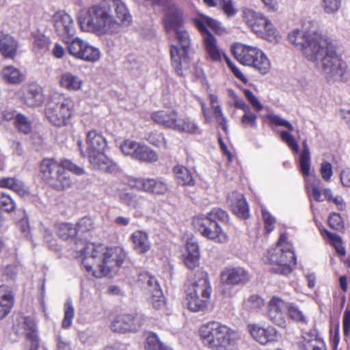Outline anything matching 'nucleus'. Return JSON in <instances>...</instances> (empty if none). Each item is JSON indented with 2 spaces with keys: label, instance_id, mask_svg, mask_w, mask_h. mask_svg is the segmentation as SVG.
Here are the masks:
<instances>
[{
  "label": "nucleus",
  "instance_id": "f257e3e1",
  "mask_svg": "<svg viewBox=\"0 0 350 350\" xmlns=\"http://www.w3.org/2000/svg\"><path fill=\"white\" fill-rule=\"evenodd\" d=\"M289 42L302 51L309 62L329 82L345 79L347 66L336 54L334 46L328 38L322 34L316 25L304 27L303 29H294L288 35Z\"/></svg>",
  "mask_w": 350,
  "mask_h": 350
},
{
  "label": "nucleus",
  "instance_id": "f03ea898",
  "mask_svg": "<svg viewBox=\"0 0 350 350\" xmlns=\"http://www.w3.org/2000/svg\"><path fill=\"white\" fill-rule=\"evenodd\" d=\"M131 22L132 16L122 0H103L89 7L79 18L82 31L98 36L118 33Z\"/></svg>",
  "mask_w": 350,
  "mask_h": 350
},
{
  "label": "nucleus",
  "instance_id": "7ed1b4c3",
  "mask_svg": "<svg viewBox=\"0 0 350 350\" xmlns=\"http://www.w3.org/2000/svg\"><path fill=\"white\" fill-rule=\"evenodd\" d=\"M74 250L76 257L81 258L85 270L96 278L109 274L115 267L120 266L126 258V253L121 248L108 247L82 240L76 241Z\"/></svg>",
  "mask_w": 350,
  "mask_h": 350
},
{
  "label": "nucleus",
  "instance_id": "20e7f679",
  "mask_svg": "<svg viewBox=\"0 0 350 350\" xmlns=\"http://www.w3.org/2000/svg\"><path fill=\"white\" fill-rule=\"evenodd\" d=\"M163 24L167 31L175 30L176 38L179 45L171 48L172 65L176 73L182 76L188 68V51L191 45L189 33L180 26L182 23V11L173 3L166 4L164 8Z\"/></svg>",
  "mask_w": 350,
  "mask_h": 350
},
{
  "label": "nucleus",
  "instance_id": "39448f33",
  "mask_svg": "<svg viewBox=\"0 0 350 350\" xmlns=\"http://www.w3.org/2000/svg\"><path fill=\"white\" fill-rule=\"evenodd\" d=\"M66 170L77 175L85 173L83 167L76 165L69 160L59 163L54 159H45L40 164V171L44 180L57 191L68 189L72 185V180Z\"/></svg>",
  "mask_w": 350,
  "mask_h": 350
},
{
  "label": "nucleus",
  "instance_id": "423d86ee",
  "mask_svg": "<svg viewBox=\"0 0 350 350\" xmlns=\"http://www.w3.org/2000/svg\"><path fill=\"white\" fill-rule=\"evenodd\" d=\"M85 143L86 148L85 150L82 147L81 140H78L77 146L81 155L88 157L92 168L106 172H111L116 170V164L105 154L107 141L100 133L94 130L88 131L86 135Z\"/></svg>",
  "mask_w": 350,
  "mask_h": 350
},
{
  "label": "nucleus",
  "instance_id": "0eeeda50",
  "mask_svg": "<svg viewBox=\"0 0 350 350\" xmlns=\"http://www.w3.org/2000/svg\"><path fill=\"white\" fill-rule=\"evenodd\" d=\"M199 334L203 344L213 350H227L239 338L236 331L215 321L201 325Z\"/></svg>",
  "mask_w": 350,
  "mask_h": 350
},
{
  "label": "nucleus",
  "instance_id": "6e6552de",
  "mask_svg": "<svg viewBox=\"0 0 350 350\" xmlns=\"http://www.w3.org/2000/svg\"><path fill=\"white\" fill-rule=\"evenodd\" d=\"M75 109L73 98L65 93L53 92L45 107V116L53 126L63 127L68 125Z\"/></svg>",
  "mask_w": 350,
  "mask_h": 350
},
{
  "label": "nucleus",
  "instance_id": "1a4fd4ad",
  "mask_svg": "<svg viewBox=\"0 0 350 350\" xmlns=\"http://www.w3.org/2000/svg\"><path fill=\"white\" fill-rule=\"evenodd\" d=\"M228 219V215L226 211L215 208L206 215L196 216L193 219V224L203 237L216 243H224L228 241V236L216 221H227Z\"/></svg>",
  "mask_w": 350,
  "mask_h": 350
},
{
  "label": "nucleus",
  "instance_id": "9d476101",
  "mask_svg": "<svg viewBox=\"0 0 350 350\" xmlns=\"http://www.w3.org/2000/svg\"><path fill=\"white\" fill-rule=\"evenodd\" d=\"M211 293L212 288L207 273L202 271H198L186 289V300L189 310L192 312L203 311L208 306Z\"/></svg>",
  "mask_w": 350,
  "mask_h": 350
},
{
  "label": "nucleus",
  "instance_id": "9b49d317",
  "mask_svg": "<svg viewBox=\"0 0 350 350\" xmlns=\"http://www.w3.org/2000/svg\"><path fill=\"white\" fill-rule=\"evenodd\" d=\"M234 57L244 66L252 67L265 75L271 69V62L267 56L256 46L236 43L232 46Z\"/></svg>",
  "mask_w": 350,
  "mask_h": 350
},
{
  "label": "nucleus",
  "instance_id": "f8f14e48",
  "mask_svg": "<svg viewBox=\"0 0 350 350\" xmlns=\"http://www.w3.org/2000/svg\"><path fill=\"white\" fill-rule=\"evenodd\" d=\"M242 18L247 27L258 36L269 42H278L280 36L271 21L261 14L250 8L242 10Z\"/></svg>",
  "mask_w": 350,
  "mask_h": 350
},
{
  "label": "nucleus",
  "instance_id": "ddd939ff",
  "mask_svg": "<svg viewBox=\"0 0 350 350\" xmlns=\"http://www.w3.org/2000/svg\"><path fill=\"white\" fill-rule=\"evenodd\" d=\"M271 270L275 273L287 275L292 271V267L296 264V258L291 248L284 249L275 247L269 252Z\"/></svg>",
  "mask_w": 350,
  "mask_h": 350
},
{
  "label": "nucleus",
  "instance_id": "4468645a",
  "mask_svg": "<svg viewBox=\"0 0 350 350\" xmlns=\"http://www.w3.org/2000/svg\"><path fill=\"white\" fill-rule=\"evenodd\" d=\"M130 185L138 190L156 196L164 195L169 189L167 182L161 178L136 179L131 181Z\"/></svg>",
  "mask_w": 350,
  "mask_h": 350
},
{
  "label": "nucleus",
  "instance_id": "2eb2a0df",
  "mask_svg": "<svg viewBox=\"0 0 350 350\" xmlns=\"http://www.w3.org/2000/svg\"><path fill=\"white\" fill-rule=\"evenodd\" d=\"M53 20L55 29L62 40L75 36L74 21L69 14L62 11L57 12L54 14Z\"/></svg>",
  "mask_w": 350,
  "mask_h": 350
},
{
  "label": "nucleus",
  "instance_id": "dca6fc26",
  "mask_svg": "<svg viewBox=\"0 0 350 350\" xmlns=\"http://www.w3.org/2000/svg\"><path fill=\"white\" fill-rule=\"evenodd\" d=\"M288 304L278 297H273L268 304V317L275 325L280 327L286 326L285 312Z\"/></svg>",
  "mask_w": 350,
  "mask_h": 350
},
{
  "label": "nucleus",
  "instance_id": "f3484780",
  "mask_svg": "<svg viewBox=\"0 0 350 350\" xmlns=\"http://www.w3.org/2000/svg\"><path fill=\"white\" fill-rule=\"evenodd\" d=\"M140 317L131 314H120L111 322V329L116 332H135L141 326Z\"/></svg>",
  "mask_w": 350,
  "mask_h": 350
},
{
  "label": "nucleus",
  "instance_id": "a211bd4d",
  "mask_svg": "<svg viewBox=\"0 0 350 350\" xmlns=\"http://www.w3.org/2000/svg\"><path fill=\"white\" fill-rule=\"evenodd\" d=\"M247 330L252 337L262 345L274 342L278 340V332L272 326L261 327L258 324H250Z\"/></svg>",
  "mask_w": 350,
  "mask_h": 350
},
{
  "label": "nucleus",
  "instance_id": "6ab92c4d",
  "mask_svg": "<svg viewBox=\"0 0 350 350\" xmlns=\"http://www.w3.org/2000/svg\"><path fill=\"white\" fill-rule=\"evenodd\" d=\"M249 280L250 275L248 272L240 267L226 268L221 273V280L225 284H244Z\"/></svg>",
  "mask_w": 350,
  "mask_h": 350
},
{
  "label": "nucleus",
  "instance_id": "aec40b11",
  "mask_svg": "<svg viewBox=\"0 0 350 350\" xmlns=\"http://www.w3.org/2000/svg\"><path fill=\"white\" fill-rule=\"evenodd\" d=\"M169 129L185 133H196L199 128L189 117L182 116L176 110Z\"/></svg>",
  "mask_w": 350,
  "mask_h": 350
},
{
  "label": "nucleus",
  "instance_id": "412c9836",
  "mask_svg": "<svg viewBox=\"0 0 350 350\" xmlns=\"http://www.w3.org/2000/svg\"><path fill=\"white\" fill-rule=\"evenodd\" d=\"M228 199L235 215L243 219H247L249 217V206L241 193L232 191L228 195Z\"/></svg>",
  "mask_w": 350,
  "mask_h": 350
},
{
  "label": "nucleus",
  "instance_id": "4be33fe9",
  "mask_svg": "<svg viewBox=\"0 0 350 350\" xmlns=\"http://www.w3.org/2000/svg\"><path fill=\"white\" fill-rule=\"evenodd\" d=\"M44 99L41 88L36 85H29L23 96L21 97L22 103L28 107H40L43 103Z\"/></svg>",
  "mask_w": 350,
  "mask_h": 350
},
{
  "label": "nucleus",
  "instance_id": "5701e85b",
  "mask_svg": "<svg viewBox=\"0 0 350 350\" xmlns=\"http://www.w3.org/2000/svg\"><path fill=\"white\" fill-rule=\"evenodd\" d=\"M148 291L151 295V303L156 310H160L165 307V298L157 280L149 275H146Z\"/></svg>",
  "mask_w": 350,
  "mask_h": 350
},
{
  "label": "nucleus",
  "instance_id": "b1692460",
  "mask_svg": "<svg viewBox=\"0 0 350 350\" xmlns=\"http://www.w3.org/2000/svg\"><path fill=\"white\" fill-rule=\"evenodd\" d=\"M133 249L137 254H143L148 252L151 247V243L147 232L137 230L131 235Z\"/></svg>",
  "mask_w": 350,
  "mask_h": 350
},
{
  "label": "nucleus",
  "instance_id": "393cba45",
  "mask_svg": "<svg viewBox=\"0 0 350 350\" xmlns=\"http://www.w3.org/2000/svg\"><path fill=\"white\" fill-rule=\"evenodd\" d=\"M83 81L77 75L70 72H63L59 79V85L70 92H77L82 89Z\"/></svg>",
  "mask_w": 350,
  "mask_h": 350
},
{
  "label": "nucleus",
  "instance_id": "a878e982",
  "mask_svg": "<svg viewBox=\"0 0 350 350\" xmlns=\"http://www.w3.org/2000/svg\"><path fill=\"white\" fill-rule=\"evenodd\" d=\"M18 44L11 36L0 31V52L5 57L13 59L17 51Z\"/></svg>",
  "mask_w": 350,
  "mask_h": 350
},
{
  "label": "nucleus",
  "instance_id": "bb28decb",
  "mask_svg": "<svg viewBox=\"0 0 350 350\" xmlns=\"http://www.w3.org/2000/svg\"><path fill=\"white\" fill-rule=\"evenodd\" d=\"M203 40L206 51L213 61L219 62L222 56L226 57L219 48L217 39L211 33H205L203 36Z\"/></svg>",
  "mask_w": 350,
  "mask_h": 350
},
{
  "label": "nucleus",
  "instance_id": "cd10ccee",
  "mask_svg": "<svg viewBox=\"0 0 350 350\" xmlns=\"http://www.w3.org/2000/svg\"><path fill=\"white\" fill-rule=\"evenodd\" d=\"M193 23L203 36L209 33L208 28H211L217 33H221L224 31V28L221 27L219 22L205 15H198L193 18Z\"/></svg>",
  "mask_w": 350,
  "mask_h": 350
},
{
  "label": "nucleus",
  "instance_id": "c85d7f7f",
  "mask_svg": "<svg viewBox=\"0 0 350 350\" xmlns=\"http://www.w3.org/2000/svg\"><path fill=\"white\" fill-rule=\"evenodd\" d=\"M63 42L66 45L69 54L76 59H80L88 44V42L74 36L63 38Z\"/></svg>",
  "mask_w": 350,
  "mask_h": 350
},
{
  "label": "nucleus",
  "instance_id": "c756f323",
  "mask_svg": "<svg viewBox=\"0 0 350 350\" xmlns=\"http://www.w3.org/2000/svg\"><path fill=\"white\" fill-rule=\"evenodd\" d=\"M13 303L14 296L10 288L6 286H0V319L8 314Z\"/></svg>",
  "mask_w": 350,
  "mask_h": 350
},
{
  "label": "nucleus",
  "instance_id": "7c9ffc66",
  "mask_svg": "<svg viewBox=\"0 0 350 350\" xmlns=\"http://www.w3.org/2000/svg\"><path fill=\"white\" fill-rule=\"evenodd\" d=\"M173 173L177 183L182 186H194L196 182L191 171L183 165H176L173 167Z\"/></svg>",
  "mask_w": 350,
  "mask_h": 350
},
{
  "label": "nucleus",
  "instance_id": "2f4dec72",
  "mask_svg": "<svg viewBox=\"0 0 350 350\" xmlns=\"http://www.w3.org/2000/svg\"><path fill=\"white\" fill-rule=\"evenodd\" d=\"M0 187L12 189L23 197L29 194L28 187L22 181L15 178H0Z\"/></svg>",
  "mask_w": 350,
  "mask_h": 350
},
{
  "label": "nucleus",
  "instance_id": "473e14b6",
  "mask_svg": "<svg viewBox=\"0 0 350 350\" xmlns=\"http://www.w3.org/2000/svg\"><path fill=\"white\" fill-rule=\"evenodd\" d=\"M1 75L4 81L12 85L20 84L25 80V75L13 66H4L1 70Z\"/></svg>",
  "mask_w": 350,
  "mask_h": 350
},
{
  "label": "nucleus",
  "instance_id": "72a5a7b5",
  "mask_svg": "<svg viewBox=\"0 0 350 350\" xmlns=\"http://www.w3.org/2000/svg\"><path fill=\"white\" fill-rule=\"evenodd\" d=\"M176 110L170 108L160 109L151 113V120L157 125L169 129Z\"/></svg>",
  "mask_w": 350,
  "mask_h": 350
},
{
  "label": "nucleus",
  "instance_id": "f704fd0d",
  "mask_svg": "<svg viewBox=\"0 0 350 350\" xmlns=\"http://www.w3.org/2000/svg\"><path fill=\"white\" fill-rule=\"evenodd\" d=\"M302 147L303 150L299 154V167L301 174L306 178L310 175L311 167L310 152L306 139L303 141Z\"/></svg>",
  "mask_w": 350,
  "mask_h": 350
},
{
  "label": "nucleus",
  "instance_id": "c9c22d12",
  "mask_svg": "<svg viewBox=\"0 0 350 350\" xmlns=\"http://www.w3.org/2000/svg\"><path fill=\"white\" fill-rule=\"evenodd\" d=\"M136 160L146 163H154L159 159L157 152L146 144H141Z\"/></svg>",
  "mask_w": 350,
  "mask_h": 350
},
{
  "label": "nucleus",
  "instance_id": "e433bc0d",
  "mask_svg": "<svg viewBox=\"0 0 350 350\" xmlns=\"http://www.w3.org/2000/svg\"><path fill=\"white\" fill-rule=\"evenodd\" d=\"M301 348L303 350H325V345L324 342L317 336L306 334L303 336Z\"/></svg>",
  "mask_w": 350,
  "mask_h": 350
},
{
  "label": "nucleus",
  "instance_id": "4c0bfd02",
  "mask_svg": "<svg viewBox=\"0 0 350 350\" xmlns=\"http://www.w3.org/2000/svg\"><path fill=\"white\" fill-rule=\"evenodd\" d=\"M142 143L129 139L124 140L120 145L122 154L135 159Z\"/></svg>",
  "mask_w": 350,
  "mask_h": 350
},
{
  "label": "nucleus",
  "instance_id": "58836bf2",
  "mask_svg": "<svg viewBox=\"0 0 350 350\" xmlns=\"http://www.w3.org/2000/svg\"><path fill=\"white\" fill-rule=\"evenodd\" d=\"M265 305L264 299L258 295H252L243 303V308L248 312H256Z\"/></svg>",
  "mask_w": 350,
  "mask_h": 350
},
{
  "label": "nucleus",
  "instance_id": "ea45409f",
  "mask_svg": "<svg viewBox=\"0 0 350 350\" xmlns=\"http://www.w3.org/2000/svg\"><path fill=\"white\" fill-rule=\"evenodd\" d=\"M210 101L216 120L222 126L224 131L227 129V120L224 116L217 97L214 94L210 95Z\"/></svg>",
  "mask_w": 350,
  "mask_h": 350
},
{
  "label": "nucleus",
  "instance_id": "a19ab883",
  "mask_svg": "<svg viewBox=\"0 0 350 350\" xmlns=\"http://www.w3.org/2000/svg\"><path fill=\"white\" fill-rule=\"evenodd\" d=\"M56 230L57 235L64 240L74 238L77 234V229L70 224H57Z\"/></svg>",
  "mask_w": 350,
  "mask_h": 350
},
{
  "label": "nucleus",
  "instance_id": "79ce46f5",
  "mask_svg": "<svg viewBox=\"0 0 350 350\" xmlns=\"http://www.w3.org/2000/svg\"><path fill=\"white\" fill-rule=\"evenodd\" d=\"M12 119H14V124L19 131L27 134L31 131V121L23 114L17 113L15 111L14 116Z\"/></svg>",
  "mask_w": 350,
  "mask_h": 350
},
{
  "label": "nucleus",
  "instance_id": "37998d69",
  "mask_svg": "<svg viewBox=\"0 0 350 350\" xmlns=\"http://www.w3.org/2000/svg\"><path fill=\"white\" fill-rule=\"evenodd\" d=\"M100 57V50L92 45H90L88 42L83 51V53L79 59H83L87 62H94L98 61Z\"/></svg>",
  "mask_w": 350,
  "mask_h": 350
},
{
  "label": "nucleus",
  "instance_id": "c03bdc74",
  "mask_svg": "<svg viewBox=\"0 0 350 350\" xmlns=\"http://www.w3.org/2000/svg\"><path fill=\"white\" fill-rule=\"evenodd\" d=\"M64 317L62 322V327L64 329L69 328L75 316V309L70 301H67L64 304Z\"/></svg>",
  "mask_w": 350,
  "mask_h": 350
},
{
  "label": "nucleus",
  "instance_id": "a18cd8bd",
  "mask_svg": "<svg viewBox=\"0 0 350 350\" xmlns=\"http://www.w3.org/2000/svg\"><path fill=\"white\" fill-rule=\"evenodd\" d=\"M325 233L327 236V238L329 241L330 243L334 247L336 252L341 255L345 256L346 254V251L345 247H343L342 239L340 236L331 233L329 231L325 230Z\"/></svg>",
  "mask_w": 350,
  "mask_h": 350
},
{
  "label": "nucleus",
  "instance_id": "49530a36",
  "mask_svg": "<svg viewBox=\"0 0 350 350\" xmlns=\"http://www.w3.org/2000/svg\"><path fill=\"white\" fill-rule=\"evenodd\" d=\"M167 347L164 346L159 340L158 336L154 333L148 334L146 339V350H163Z\"/></svg>",
  "mask_w": 350,
  "mask_h": 350
},
{
  "label": "nucleus",
  "instance_id": "de8ad7c7",
  "mask_svg": "<svg viewBox=\"0 0 350 350\" xmlns=\"http://www.w3.org/2000/svg\"><path fill=\"white\" fill-rule=\"evenodd\" d=\"M147 140L152 145L163 148H167V139L163 133L152 132L148 137Z\"/></svg>",
  "mask_w": 350,
  "mask_h": 350
},
{
  "label": "nucleus",
  "instance_id": "09e8293b",
  "mask_svg": "<svg viewBox=\"0 0 350 350\" xmlns=\"http://www.w3.org/2000/svg\"><path fill=\"white\" fill-rule=\"evenodd\" d=\"M342 0H321V7L327 14H336L341 6Z\"/></svg>",
  "mask_w": 350,
  "mask_h": 350
},
{
  "label": "nucleus",
  "instance_id": "8fccbe9b",
  "mask_svg": "<svg viewBox=\"0 0 350 350\" xmlns=\"http://www.w3.org/2000/svg\"><path fill=\"white\" fill-rule=\"evenodd\" d=\"M241 123L244 128H256L257 116L252 113L250 108L244 111V114L241 118Z\"/></svg>",
  "mask_w": 350,
  "mask_h": 350
},
{
  "label": "nucleus",
  "instance_id": "3c124183",
  "mask_svg": "<svg viewBox=\"0 0 350 350\" xmlns=\"http://www.w3.org/2000/svg\"><path fill=\"white\" fill-rule=\"evenodd\" d=\"M280 136L282 140L286 143L289 148H291L294 152L298 153L299 152L298 143L290 132L282 131L280 132Z\"/></svg>",
  "mask_w": 350,
  "mask_h": 350
},
{
  "label": "nucleus",
  "instance_id": "603ef678",
  "mask_svg": "<svg viewBox=\"0 0 350 350\" xmlns=\"http://www.w3.org/2000/svg\"><path fill=\"white\" fill-rule=\"evenodd\" d=\"M122 203L133 208L139 206V200L137 197L131 193L122 191L119 195Z\"/></svg>",
  "mask_w": 350,
  "mask_h": 350
},
{
  "label": "nucleus",
  "instance_id": "864d4df0",
  "mask_svg": "<svg viewBox=\"0 0 350 350\" xmlns=\"http://www.w3.org/2000/svg\"><path fill=\"white\" fill-rule=\"evenodd\" d=\"M16 226L23 237L27 239L31 238V228L29 218L25 213H23L22 217L17 221Z\"/></svg>",
  "mask_w": 350,
  "mask_h": 350
},
{
  "label": "nucleus",
  "instance_id": "5fc2aeb1",
  "mask_svg": "<svg viewBox=\"0 0 350 350\" xmlns=\"http://www.w3.org/2000/svg\"><path fill=\"white\" fill-rule=\"evenodd\" d=\"M16 208V204L11 197L5 193H0V208L6 211L11 212Z\"/></svg>",
  "mask_w": 350,
  "mask_h": 350
},
{
  "label": "nucleus",
  "instance_id": "6e6d98bb",
  "mask_svg": "<svg viewBox=\"0 0 350 350\" xmlns=\"http://www.w3.org/2000/svg\"><path fill=\"white\" fill-rule=\"evenodd\" d=\"M262 217L264 221L265 229L267 233H270L274 229L275 224V217L265 208L261 210Z\"/></svg>",
  "mask_w": 350,
  "mask_h": 350
},
{
  "label": "nucleus",
  "instance_id": "4d7b16f0",
  "mask_svg": "<svg viewBox=\"0 0 350 350\" xmlns=\"http://www.w3.org/2000/svg\"><path fill=\"white\" fill-rule=\"evenodd\" d=\"M267 118L272 124L276 126H284L290 131H293L294 130L293 126L288 120L282 118L280 116L271 113L268 114Z\"/></svg>",
  "mask_w": 350,
  "mask_h": 350
},
{
  "label": "nucleus",
  "instance_id": "13d9d810",
  "mask_svg": "<svg viewBox=\"0 0 350 350\" xmlns=\"http://www.w3.org/2000/svg\"><path fill=\"white\" fill-rule=\"evenodd\" d=\"M288 314L291 319L296 321H304L305 315L303 312L301 311L298 307L295 306L293 304H288Z\"/></svg>",
  "mask_w": 350,
  "mask_h": 350
},
{
  "label": "nucleus",
  "instance_id": "bf43d9fd",
  "mask_svg": "<svg viewBox=\"0 0 350 350\" xmlns=\"http://www.w3.org/2000/svg\"><path fill=\"white\" fill-rule=\"evenodd\" d=\"M220 9L223 10L228 17H232L237 12V9L234 5L233 0H224Z\"/></svg>",
  "mask_w": 350,
  "mask_h": 350
},
{
  "label": "nucleus",
  "instance_id": "052dcab7",
  "mask_svg": "<svg viewBox=\"0 0 350 350\" xmlns=\"http://www.w3.org/2000/svg\"><path fill=\"white\" fill-rule=\"evenodd\" d=\"M323 195L325 198L329 202H333L339 209L342 210L345 208V203L341 197H333L332 191L329 189H326L323 191Z\"/></svg>",
  "mask_w": 350,
  "mask_h": 350
},
{
  "label": "nucleus",
  "instance_id": "680f3d73",
  "mask_svg": "<svg viewBox=\"0 0 350 350\" xmlns=\"http://www.w3.org/2000/svg\"><path fill=\"white\" fill-rule=\"evenodd\" d=\"M244 94L246 98L248 100V101L250 103V104L256 111H259L262 109V105L260 103V101L254 96L252 91L249 90H245Z\"/></svg>",
  "mask_w": 350,
  "mask_h": 350
},
{
  "label": "nucleus",
  "instance_id": "e2e57ef3",
  "mask_svg": "<svg viewBox=\"0 0 350 350\" xmlns=\"http://www.w3.org/2000/svg\"><path fill=\"white\" fill-rule=\"evenodd\" d=\"M320 173L324 180L329 181L333 174L331 163L326 161L323 162L321 165Z\"/></svg>",
  "mask_w": 350,
  "mask_h": 350
},
{
  "label": "nucleus",
  "instance_id": "0e129e2a",
  "mask_svg": "<svg viewBox=\"0 0 350 350\" xmlns=\"http://www.w3.org/2000/svg\"><path fill=\"white\" fill-rule=\"evenodd\" d=\"M77 231L86 232L90 231L94 228V223L91 218L90 217H83L81 218L78 224H77Z\"/></svg>",
  "mask_w": 350,
  "mask_h": 350
},
{
  "label": "nucleus",
  "instance_id": "69168bd1",
  "mask_svg": "<svg viewBox=\"0 0 350 350\" xmlns=\"http://www.w3.org/2000/svg\"><path fill=\"white\" fill-rule=\"evenodd\" d=\"M43 239L44 241L49 245L51 250L57 251L59 248L55 243L56 241L54 239L52 232L46 228L43 230Z\"/></svg>",
  "mask_w": 350,
  "mask_h": 350
},
{
  "label": "nucleus",
  "instance_id": "338daca9",
  "mask_svg": "<svg viewBox=\"0 0 350 350\" xmlns=\"http://www.w3.org/2000/svg\"><path fill=\"white\" fill-rule=\"evenodd\" d=\"M199 260H200V255L185 254L184 262H185V265L189 269H193L198 266Z\"/></svg>",
  "mask_w": 350,
  "mask_h": 350
},
{
  "label": "nucleus",
  "instance_id": "774afa93",
  "mask_svg": "<svg viewBox=\"0 0 350 350\" xmlns=\"http://www.w3.org/2000/svg\"><path fill=\"white\" fill-rule=\"evenodd\" d=\"M329 225L331 228L339 230L342 228V221L340 215L338 213H332L329 217Z\"/></svg>",
  "mask_w": 350,
  "mask_h": 350
}]
</instances>
